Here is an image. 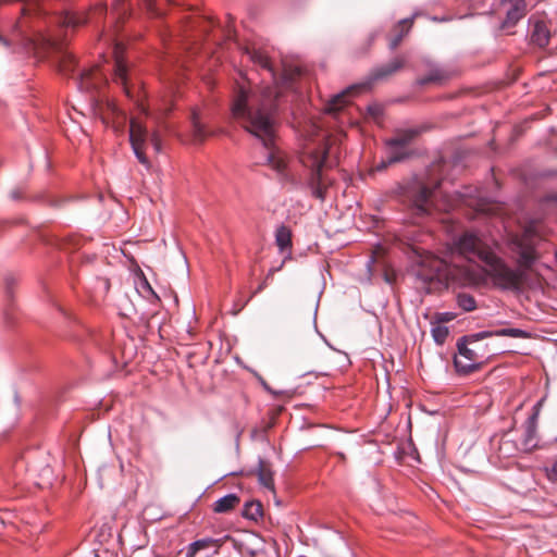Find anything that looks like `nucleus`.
I'll return each instance as SVG.
<instances>
[{"label":"nucleus","mask_w":557,"mask_h":557,"mask_svg":"<svg viewBox=\"0 0 557 557\" xmlns=\"http://www.w3.org/2000/svg\"><path fill=\"white\" fill-rule=\"evenodd\" d=\"M539 237V225L532 222L525 226L521 235L510 238L508 248L517 262V268H511L497 256L486 238L474 232H465L455 238L454 248L468 261H480V268L449 265L442 259L428 257L422 260L417 276L424 283L446 286H474L484 278H490L499 289L519 292L528 280V270L537 258L535 243Z\"/></svg>","instance_id":"f257e3e1"},{"label":"nucleus","mask_w":557,"mask_h":557,"mask_svg":"<svg viewBox=\"0 0 557 557\" xmlns=\"http://www.w3.org/2000/svg\"><path fill=\"white\" fill-rule=\"evenodd\" d=\"M245 53L256 65L267 72L273 86L258 85L248 77H242L234 88L231 103L233 117L249 133L262 143V156L256 162L267 165L282 178H287V162L283 153L274 147L275 113L282 88H290L293 82L300 75L297 66L284 67L277 76L268 52L263 49L247 48Z\"/></svg>","instance_id":"f03ea898"},{"label":"nucleus","mask_w":557,"mask_h":557,"mask_svg":"<svg viewBox=\"0 0 557 557\" xmlns=\"http://www.w3.org/2000/svg\"><path fill=\"white\" fill-rule=\"evenodd\" d=\"M141 2L148 11L159 14L156 11L153 0H138ZM132 8L131 0H113L111 8V24L108 30L103 29L99 37L104 38L113 49V81L115 84L122 86L127 96H131V87L128 85L129 73L127 64L123 59L124 47L121 42H117L114 38V32L116 24L123 21L129 13Z\"/></svg>","instance_id":"7ed1b4c3"},{"label":"nucleus","mask_w":557,"mask_h":557,"mask_svg":"<svg viewBox=\"0 0 557 557\" xmlns=\"http://www.w3.org/2000/svg\"><path fill=\"white\" fill-rule=\"evenodd\" d=\"M327 153L329 149L323 144L317 148H307L301 157V163L310 171L306 185L311 195L320 201L326 199L327 190L333 184V180L323 173Z\"/></svg>","instance_id":"20e7f679"},{"label":"nucleus","mask_w":557,"mask_h":557,"mask_svg":"<svg viewBox=\"0 0 557 557\" xmlns=\"http://www.w3.org/2000/svg\"><path fill=\"white\" fill-rule=\"evenodd\" d=\"M405 58L396 57L388 63L377 66L372 70L368 78L360 83L348 87L346 90L335 95L333 99L327 103L326 110L329 112L338 111L347 101V97L351 94L361 92L369 90L374 82L383 81L394 73L398 72L405 65Z\"/></svg>","instance_id":"39448f33"},{"label":"nucleus","mask_w":557,"mask_h":557,"mask_svg":"<svg viewBox=\"0 0 557 557\" xmlns=\"http://www.w3.org/2000/svg\"><path fill=\"white\" fill-rule=\"evenodd\" d=\"M405 58L396 57L388 63L377 66L372 70L368 78L360 83L348 87L346 90L335 95L333 99L327 103L326 110L329 112L338 111L347 101V97L351 94L361 92L369 90L374 82L383 81L394 73L398 72L405 65Z\"/></svg>","instance_id":"423d86ee"},{"label":"nucleus","mask_w":557,"mask_h":557,"mask_svg":"<svg viewBox=\"0 0 557 557\" xmlns=\"http://www.w3.org/2000/svg\"><path fill=\"white\" fill-rule=\"evenodd\" d=\"M454 206L455 199L447 194H442L441 183L432 188L422 186L413 199V209L421 216L430 214L432 208L438 211H448Z\"/></svg>","instance_id":"0eeeda50"},{"label":"nucleus","mask_w":557,"mask_h":557,"mask_svg":"<svg viewBox=\"0 0 557 557\" xmlns=\"http://www.w3.org/2000/svg\"><path fill=\"white\" fill-rule=\"evenodd\" d=\"M129 141L137 160L146 168H150V162L145 153L148 143H150L156 152L161 151V140L159 134L153 132L149 134L147 127L138 119H132L129 122Z\"/></svg>","instance_id":"6e6552de"},{"label":"nucleus","mask_w":557,"mask_h":557,"mask_svg":"<svg viewBox=\"0 0 557 557\" xmlns=\"http://www.w3.org/2000/svg\"><path fill=\"white\" fill-rule=\"evenodd\" d=\"M473 334L460 338L457 343L458 354L454 358V364L458 373L468 374L475 370L480 363V356L469 344L476 343Z\"/></svg>","instance_id":"1a4fd4ad"},{"label":"nucleus","mask_w":557,"mask_h":557,"mask_svg":"<svg viewBox=\"0 0 557 557\" xmlns=\"http://www.w3.org/2000/svg\"><path fill=\"white\" fill-rule=\"evenodd\" d=\"M108 15V8L104 2H100L88 12H65L59 17V22L65 27H77L87 22L98 23L103 16Z\"/></svg>","instance_id":"9d476101"},{"label":"nucleus","mask_w":557,"mask_h":557,"mask_svg":"<svg viewBox=\"0 0 557 557\" xmlns=\"http://www.w3.org/2000/svg\"><path fill=\"white\" fill-rule=\"evenodd\" d=\"M76 79L78 88L84 91L97 90L107 82L106 73L98 66L78 71Z\"/></svg>","instance_id":"9b49d317"},{"label":"nucleus","mask_w":557,"mask_h":557,"mask_svg":"<svg viewBox=\"0 0 557 557\" xmlns=\"http://www.w3.org/2000/svg\"><path fill=\"white\" fill-rule=\"evenodd\" d=\"M502 4L506 7L504 27L516 25L525 15L527 5L524 0H502Z\"/></svg>","instance_id":"f8f14e48"},{"label":"nucleus","mask_w":557,"mask_h":557,"mask_svg":"<svg viewBox=\"0 0 557 557\" xmlns=\"http://www.w3.org/2000/svg\"><path fill=\"white\" fill-rule=\"evenodd\" d=\"M491 336H508L513 338H529L530 334L521 329L516 327H506V329H498L495 331H482L476 334H473V337L475 339H484Z\"/></svg>","instance_id":"ddd939ff"},{"label":"nucleus","mask_w":557,"mask_h":557,"mask_svg":"<svg viewBox=\"0 0 557 557\" xmlns=\"http://www.w3.org/2000/svg\"><path fill=\"white\" fill-rule=\"evenodd\" d=\"M536 418L537 412H535L532 417L529 418L523 433L522 438V448L525 451H531L537 446V437H536Z\"/></svg>","instance_id":"4468645a"},{"label":"nucleus","mask_w":557,"mask_h":557,"mask_svg":"<svg viewBox=\"0 0 557 557\" xmlns=\"http://www.w3.org/2000/svg\"><path fill=\"white\" fill-rule=\"evenodd\" d=\"M549 37V29L544 22L537 21L533 24L531 29V41L533 44L543 48L548 45Z\"/></svg>","instance_id":"2eb2a0df"},{"label":"nucleus","mask_w":557,"mask_h":557,"mask_svg":"<svg viewBox=\"0 0 557 557\" xmlns=\"http://www.w3.org/2000/svg\"><path fill=\"white\" fill-rule=\"evenodd\" d=\"M193 137L196 143L202 141L207 136L208 132L205 125L201 123L200 111L194 109L190 116Z\"/></svg>","instance_id":"dca6fc26"},{"label":"nucleus","mask_w":557,"mask_h":557,"mask_svg":"<svg viewBox=\"0 0 557 557\" xmlns=\"http://www.w3.org/2000/svg\"><path fill=\"white\" fill-rule=\"evenodd\" d=\"M239 504V498L235 494H227L219 498L214 505L213 510L218 513H225L234 509Z\"/></svg>","instance_id":"f3484780"},{"label":"nucleus","mask_w":557,"mask_h":557,"mask_svg":"<svg viewBox=\"0 0 557 557\" xmlns=\"http://www.w3.org/2000/svg\"><path fill=\"white\" fill-rule=\"evenodd\" d=\"M408 156L407 148H400L396 145H387V157L386 160L382 161L381 168H386L389 164L399 162Z\"/></svg>","instance_id":"a211bd4d"},{"label":"nucleus","mask_w":557,"mask_h":557,"mask_svg":"<svg viewBox=\"0 0 557 557\" xmlns=\"http://www.w3.org/2000/svg\"><path fill=\"white\" fill-rule=\"evenodd\" d=\"M258 479L261 485L274 491L273 474L268 463L263 459H259L258 462Z\"/></svg>","instance_id":"6ab92c4d"},{"label":"nucleus","mask_w":557,"mask_h":557,"mask_svg":"<svg viewBox=\"0 0 557 557\" xmlns=\"http://www.w3.org/2000/svg\"><path fill=\"white\" fill-rule=\"evenodd\" d=\"M275 243L281 251L292 247V232L287 226L281 225L276 228Z\"/></svg>","instance_id":"aec40b11"},{"label":"nucleus","mask_w":557,"mask_h":557,"mask_svg":"<svg viewBox=\"0 0 557 557\" xmlns=\"http://www.w3.org/2000/svg\"><path fill=\"white\" fill-rule=\"evenodd\" d=\"M418 132L416 129H407L405 132L398 133L393 138L386 141V145H398L400 148H407L408 145L417 136Z\"/></svg>","instance_id":"412c9836"},{"label":"nucleus","mask_w":557,"mask_h":557,"mask_svg":"<svg viewBox=\"0 0 557 557\" xmlns=\"http://www.w3.org/2000/svg\"><path fill=\"white\" fill-rule=\"evenodd\" d=\"M411 23L412 18H404L398 23L397 29H399V32L389 41V48L392 50L396 49L398 45L401 42L404 36L410 29Z\"/></svg>","instance_id":"4be33fe9"},{"label":"nucleus","mask_w":557,"mask_h":557,"mask_svg":"<svg viewBox=\"0 0 557 557\" xmlns=\"http://www.w3.org/2000/svg\"><path fill=\"white\" fill-rule=\"evenodd\" d=\"M456 301L458 307L466 312L473 311L476 308V301L474 297L467 293L457 294Z\"/></svg>","instance_id":"5701e85b"},{"label":"nucleus","mask_w":557,"mask_h":557,"mask_svg":"<svg viewBox=\"0 0 557 557\" xmlns=\"http://www.w3.org/2000/svg\"><path fill=\"white\" fill-rule=\"evenodd\" d=\"M448 327L431 321V335L437 345H443L448 336Z\"/></svg>","instance_id":"b1692460"},{"label":"nucleus","mask_w":557,"mask_h":557,"mask_svg":"<svg viewBox=\"0 0 557 557\" xmlns=\"http://www.w3.org/2000/svg\"><path fill=\"white\" fill-rule=\"evenodd\" d=\"M216 543H218V540H214L211 537L197 540L188 545L187 550L190 553V555L195 556L199 550L209 548Z\"/></svg>","instance_id":"393cba45"},{"label":"nucleus","mask_w":557,"mask_h":557,"mask_svg":"<svg viewBox=\"0 0 557 557\" xmlns=\"http://www.w3.org/2000/svg\"><path fill=\"white\" fill-rule=\"evenodd\" d=\"M95 110H96V114L100 115L103 123H108L109 114H112V115L122 114L120 109L113 102H107V104H106L107 112H104L101 107H98Z\"/></svg>","instance_id":"a878e982"},{"label":"nucleus","mask_w":557,"mask_h":557,"mask_svg":"<svg viewBox=\"0 0 557 557\" xmlns=\"http://www.w3.org/2000/svg\"><path fill=\"white\" fill-rule=\"evenodd\" d=\"M54 45V41L51 39V38H46V37H42L40 42L33 39V38H28L27 39V42H26V49L28 51H35L37 52L38 49H39V46L41 47H48V46H53Z\"/></svg>","instance_id":"bb28decb"},{"label":"nucleus","mask_w":557,"mask_h":557,"mask_svg":"<svg viewBox=\"0 0 557 557\" xmlns=\"http://www.w3.org/2000/svg\"><path fill=\"white\" fill-rule=\"evenodd\" d=\"M445 78V75L441 70H433L430 74L419 81V84L425 85L433 82H441Z\"/></svg>","instance_id":"cd10ccee"},{"label":"nucleus","mask_w":557,"mask_h":557,"mask_svg":"<svg viewBox=\"0 0 557 557\" xmlns=\"http://www.w3.org/2000/svg\"><path fill=\"white\" fill-rule=\"evenodd\" d=\"M75 58L73 55H66L61 64V71L64 74H74L75 73Z\"/></svg>","instance_id":"c85d7f7f"},{"label":"nucleus","mask_w":557,"mask_h":557,"mask_svg":"<svg viewBox=\"0 0 557 557\" xmlns=\"http://www.w3.org/2000/svg\"><path fill=\"white\" fill-rule=\"evenodd\" d=\"M455 317L456 315L453 312H440L434 315V319L432 321L443 325V323L450 322L451 320H454Z\"/></svg>","instance_id":"c756f323"},{"label":"nucleus","mask_w":557,"mask_h":557,"mask_svg":"<svg viewBox=\"0 0 557 557\" xmlns=\"http://www.w3.org/2000/svg\"><path fill=\"white\" fill-rule=\"evenodd\" d=\"M547 479L552 482L557 480V456L553 459L552 465L545 467Z\"/></svg>","instance_id":"7c9ffc66"},{"label":"nucleus","mask_w":557,"mask_h":557,"mask_svg":"<svg viewBox=\"0 0 557 557\" xmlns=\"http://www.w3.org/2000/svg\"><path fill=\"white\" fill-rule=\"evenodd\" d=\"M245 513L247 517H250L252 519H256L257 516H260L261 515V511H260V504H257V505H253V504H250V505H247L246 506V510H245Z\"/></svg>","instance_id":"2f4dec72"},{"label":"nucleus","mask_w":557,"mask_h":557,"mask_svg":"<svg viewBox=\"0 0 557 557\" xmlns=\"http://www.w3.org/2000/svg\"><path fill=\"white\" fill-rule=\"evenodd\" d=\"M36 10H37V5L34 3L23 4L21 7V13L23 16L29 15Z\"/></svg>","instance_id":"473e14b6"},{"label":"nucleus","mask_w":557,"mask_h":557,"mask_svg":"<svg viewBox=\"0 0 557 557\" xmlns=\"http://www.w3.org/2000/svg\"><path fill=\"white\" fill-rule=\"evenodd\" d=\"M140 288L144 293H146L147 295H151L152 297L154 298H158L157 294L153 292L152 287L150 286V284L147 282V280H144L140 284Z\"/></svg>","instance_id":"72a5a7b5"},{"label":"nucleus","mask_w":557,"mask_h":557,"mask_svg":"<svg viewBox=\"0 0 557 557\" xmlns=\"http://www.w3.org/2000/svg\"><path fill=\"white\" fill-rule=\"evenodd\" d=\"M275 271H276V269H271V270L269 271L267 278H265L262 283H260V284H259V286H258V287H257V289L255 290L253 295H256V294H258V293L262 292V290L267 287V285H268V278H269V277H270V276H271Z\"/></svg>","instance_id":"f704fd0d"},{"label":"nucleus","mask_w":557,"mask_h":557,"mask_svg":"<svg viewBox=\"0 0 557 557\" xmlns=\"http://www.w3.org/2000/svg\"><path fill=\"white\" fill-rule=\"evenodd\" d=\"M170 111H171V107L169 104H165L162 108L158 109V113H156L154 119L158 120L160 117V115H164Z\"/></svg>","instance_id":"c9c22d12"},{"label":"nucleus","mask_w":557,"mask_h":557,"mask_svg":"<svg viewBox=\"0 0 557 557\" xmlns=\"http://www.w3.org/2000/svg\"><path fill=\"white\" fill-rule=\"evenodd\" d=\"M546 202H556L557 203V193H550L545 197Z\"/></svg>","instance_id":"e433bc0d"},{"label":"nucleus","mask_w":557,"mask_h":557,"mask_svg":"<svg viewBox=\"0 0 557 557\" xmlns=\"http://www.w3.org/2000/svg\"><path fill=\"white\" fill-rule=\"evenodd\" d=\"M11 198L14 199V200H17V199H20V194L17 191H12L11 193Z\"/></svg>","instance_id":"4c0bfd02"},{"label":"nucleus","mask_w":557,"mask_h":557,"mask_svg":"<svg viewBox=\"0 0 557 557\" xmlns=\"http://www.w3.org/2000/svg\"><path fill=\"white\" fill-rule=\"evenodd\" d=\"M14 27H15L16 29H21V28L23 27V22H22V21H18V22L14 25Z\"/></svg>","instance_id":"58836bf2"},{"label":"nucleus","mask_w":557,"mask_h":557,"mask_svg":"<svg viewBox=\"0 0 557 557\" xmlns=\"http://www.w3.org/2000/svg\"><path fill=\"white\" fill-rule=\"evenodd\" d=\"M0 42H2L3 45H8V41L1 36H0Z\"/></svg>","instance_id":"ea45409f"},{"label":"nucleus","mask_w":557,"mask_h":557,"mask_svg":"<svg viewBox=\"0 0 557 557\" xmlns=\"http://www.w3.org/2000/svg\"><path fill=\"white\" fill-rule=\"evenodd\" d=\"M185 557H195L194 555H190V553L187 550L186 553V556Z\"/></svg>","instance_id":"a19ab883"},{"label":"nucleus","mask_w":557,"mask_h":557,"mask_svg":"<svg viewBox=\"0 0 557 557\" xmlns=\"http://www.w3.org/2000/svg\"><path fill=\"white\" fill-rule=\"evenodd\" d=\"M143 110H144V112H145V114H146L147 116H148V115H150V113H149L146 109H143Z\"/></svg>","instance_id":"79ce46f5"}]
</instances>
